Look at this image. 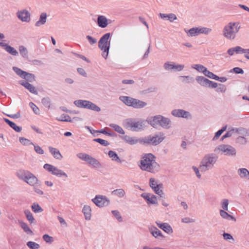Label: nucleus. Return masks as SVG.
Segmentation results:
<instances>
[{
  "mask_svg": "<svg viewBox=\"0 0 249 249\" xmlns=\"http://www.w3.org/2000/svg\"><path fill=\"white\" fill-rule=\"evenodd\" d=\"M156 156L152 153L144 154L140 160V168L142 171L154 173L160 169V166L156 161Z\"/></svg>",
  "mask_w": 249,
  "mask_h": 249,
  "instance_id": "nucleus-1",
  "label": "nucleus"
},
{
  "mask_svg": "<svg viewBox=\"0 0 249 249\" xmlns=\"http://www.w3.org/2000/svg\"><path fill=\"white\" fill-rule=\"evenodd\" d=\"M148 120L140 119L136 121L135 119L130 118L126 119L124 123V126L132 131H141L143 130L146 126V123Z\"/></svg>",
  "mask_w": 249,
  "mask_h": 249,
  "instance_id": "nucleus-2",
  "label": "nucleus"
},
{
  "mask_svg": "<svg viewBox=\"0 0 249 249\" xmlns=\"http://www.w3.org/2000/svg\"><path fill=\"white\" fill-rule=\"evenodd\" d=\"M111 39V33H107L104 34L100 38L98 42V47L102 51V55L106 59L107 58L108 55Z\"/></svg>",
  "mask_w": 249,
  "mask_h": 249,
  "instance_id": "nucleus-3",
  "label": "nucleus"
},
{
  "mask_svg": "<svg viewBox=\"0 0 249 249\" xmlns=\"http://www.w3.org/2000/svg\"><path fill=\"white\" fill-rule=\"evenodd\" d=\"M147 123L154 128H156L159 125L164 129H169L171 127V121L168 118L157 115L148 120Z\"/></svg>",
  "mask_w": 249,
  "mask_h": 249,
  "instance_id": "nucleus-4",
  "label": "nucleus"
},
{
  "mask_svg": "<svg viewBox=\"0 0 249 249\" xmlns=\"http://www.w3.org/2000/svg\"><path fill=\"white\" fill-rule=\"evenodd\" d=\"M240 27L239 22H231L224 27L223 30V36L228 39H234Z\"/></svg>",
  "mask_w": 249,
  "mask_h": 249,
  "instance_id": "nucleus-5",
  "label": "nucleus"
},
{
  "mask_svg": "<svg viewBox=\"0 0 249 249\" xmlns=\"http://www.w3.org/2000/svg\"><path fill=\"white\" fill-rule=\"evenodd\" d=\"M18 177L31 186H35L37 184V178L31 172L25 170H19L17 172Z\"/></svg>",
  "mask_w": 249,
  "mask_h": 249,
  "instance_id": "nucleus-6",
  "label": "nucleus"
},
{
  "mask_svg": "<svg viewBox=\"0 0 249 249\" xmlns=\"http://www.w3.org/2000/svg\"><path fill=\"white\" fill-rule=\"evenodd\" d=\"M164 139V134L161 132L159 135H156L155 136L149 135L143 138V145L151 144L156 146L161 142Z\"/></svg>",
  "mask_w": 249,
  "mask_h": 249,
  "instance_id": "nucleus-7",
  "label": "nucleus"
},
{
  "mask_svg": "<svg viewBox=\"0 0 249 249\" xmlns=\"http://www.w3.org/2000/svg\"><path fill=\"white\" fill-rule=\"evenodd\" d=\"M77 156L81 160L87 162L89 164L95 168L102 167L101 163L95 158L86 153H80L77 154Z\"/></svg>",
  "mask_w": 249,
  "mask_h": 249,
  "instance_id": "nucleus-8",
  "label": "nucleus"
},
{
  "mask_svg": "<svg viewBox=\"0 0 249 249\" xmlns=\"http://www.w3.org/2000/svg\"><path fill=\"white\" fill-rule=\"evenodd\" d=\"M12 69L18 75L25 79V81L33 82L35 81V75L34 74L22 71L17 67H13Z\"/></svg>",
  "mask_w": 249,
  "mask_h": 249,
  "instance_id": "nucleus-9",
  "label": "nucleus"
},
{
  "mask_svg": "<svg viewBox=\"0 0 249 249\" xmlns=\"http://www.w3.org/2000/svg\"><path fill=\"white\" fill-rule=\"evenodd\" d=\"M217 157L213 156V154L206 155L201 162L200 169L201 171H205L207 170L210 164L214 163L217 160Z\"/></svg>",
  "mask_w": 249,
  "mask_h": 249,
  "instance_id": "nucleus-10",
  "label": "nucleus"
},
{
  "mask_svg": "<svg viewBox=\"0 0 249 249\" xmlns=\"http://www.w3.org/2000/svg\"><path fill=\"white\" fill-rule=\"evenodd\" d=\"M217 149L228 156H235L236 154V150L234 147L229 144H221Z\"/></svg>",
  "mask_w": 249,
  "mask_h": 249,
  "instance_id": "nucleus-11",
  "label": "nucleus"
},
{
  "mask_svg": "<svg viewBox=\"0 0 249 249\" xmlns=\"http://www.w3.org/2000/svg\"><path fill=\"white\" fill-rule=\"evenodd\" d=\"M92 202L98 207H103L107 206L109 203V200L104 196L96 195L92 199Z\"/></svg>",
  "mask_w": 249,
  "mask_h": 249,
  "instance_id": "nucleus-12",
  "label": "nucleus"
},
{
  "mask_svg": "<svg viewBox=\"0 0 249 249\" xmlns=\"http://www.w3.org/2000/svg\"><path fill=\"white\" fill-rule=\"evenodd\" d=\"M171 114L176 117L185 119H191L192 115L187 111L182 109H175L171 112Z\"/></svg>",
  "mask_w": 249,
  "mask_h": 249,
  "instance_id": "nucleus-13",
  "label": "nucleus"
},
{
  "mask_svg": "<svg viewBox=\"0 0 249 249\" xmlns=\"http://www.w3.org/2000/svg\"><path fill=\"white\" fill-rule=\"evenodd\" d=\"M126 143L130 145H134L138 143L143 144V138H138L137 137H130L128 135L120 136Z\"/></svg>",
  "mask_w": 249,
  "mask_h": 249,
  "instance_id": "nucleus-14",
  "label": "nucleus"
},
{
  "mask_svg": "<svg viewBox=\"0 0 249 249\" xmlns=\"http://www.w3.org/2000/svg\"><path fill=\"white\" fill-rule=\"evenodd\" d=\"M184 68V65L176 64L175 63L170 64L168 62L164 64V68L166 70H173L175 71H182Z\"/></svg>",
  "mask_w": 249,
  "mask_h": 249,
  "instance_id": "nucleus-15",
  "label": "nucleus"
},
{
  "mask_svg": "<svg viewBox=\"0 0 249 249\" xmlns=\"http://www.w3.org/2000/svg\"><path fill=\"white\" fill-rule=\"evenodd\" d=\"M17 16L19 19L23 22H28L30 20V14L26 9L18 11Z\"/></svg>",
  "mask_w": 249,
  "mask_h": 249,
  "instance_id": "nucleus-16",
  "label": "nucleus"
},
{
  "mask_svg": "<svg viewBox=\"0 0 249 249\" xmlns=\"http://www.w3.org/2000/svg\"><path fill=\"white\" fill-rule=\"evenodd\" d=\"M149 231L150 233L156 238L162 239L165 236L162 234L161 231L154 226H151L149 227Z\"/></svg>",
  "mask_w": 249,
  "mask_h": 249,
  "instance_id": "nucleus-17",
  "label": "nucleus"
},
{
  "mask_svg": "<svg viewBox=\"0 0 249 249\" xmlns=\"http://www.w3.org/2000/svg\"><path fill=\"white\" fill-rule=\"evenodd\" d=\"M156 224L159 228L168 234L172 233L173 232L171 226L167 223H161L160 221H156Z\"/></svg>",
  "mask_w": 249,
  "mask_h": 249,
  "instance_id": "nucleus-18",
  "label": "nucleus"
},
{
  "mask_svg": "<svg viewBox=\"0 0 249 249\" xmlns=\"http://www.w3.org/2000/svg\"><path fill=\"white\" fill-rule=\"evenodd\" d=\"M19 83L23 86L25 88L27 89L31 93L34 94L35 95H37L38 94V92L36 89V87L33 85L29 83V82L22 80L19 82Z\"/></svg>",
  "mask_w": 249,
  "mask_h": 249,
  "instance_id": "nucleus-19",
  "label": "nucleus"
},
{
  "mask_svg": "<svg viewBox=\"0 0 249 249\" xmlns=\"http://www.w3.org/2000/svg\"><path fill=\"white\" fill-rule=\"evenodd\" d=\"M0 46L3 47L7 52L12 55L17 56L18 54V52L14 47L6 43L0 42Z\"/></svg>",
  "mask_w": 249,
  "mask_h": 249,
  "instance_id": "nucleus-20",
  "label": "nucleus"
},
{
  "mask_svg": "<svg viewBox=\"0 0 249 249\" xmlns=\"http://www.w3.org/2000/svg\"><path fill=\"white\" fill-rule=\"evenodd\" d=\"M234 52L236 54L245 53L244 56L246 58L249 60V48L247 49H243L241 47L237 46L233 47Z\"/></svg>",
  "mask_w": 249,
  "mask_h": 249,
  "instance_id": "nucleus-21",
  "label": "nucleus"
},
{
  "mask_svg": "<svg viewBox=\"0 0 249 249\" xmlns=\"http://www.w3.org/2000/svg\"><path fill=\"white\" fill-rule=\"evenodd\" d=\"M97 24L100 27L105 28L108 24V19L104 16H99L97 18Z\"/></svg>",
  "mask_w": 249,
  "mask_h": 249,
  "instance_id": "nucleus-22",
  "label": "nucleus"
},
{
  "mask_svg": "<svg viewBox=\"0 0 249 249\" xmlns=\"http://www.w3.org/2000/svg\"><path fill=\"white\" fill-rule=\"evenodd\" d=\"M133 98L130 96H121L119 97V100L127 106L132 107Z\"/></svg>",
  "mask_w": 249,
  "mask_h": 249,
  "instance_id": "nucleus-23",
  "label": "nucleus"
},
{
  "mask_svg": "<svg viewBox=\"0 0 249 249\" xmlns=\"http://www.w3.org/2000/svg\"><path fill=\"white\" fill-rule=\"evenodd\" d=\"M89 101L83 100H77L74 101L73 104L80 108L88 109Z\"/></svg>",
  "mask_w": 249,
  "mask_h": 249,
  "instance_id": "nucleus-24",
  "label": "nucleus"
},
{
  "mask_svg": "<svg viewBox=\"0 0 249 249\" xmlns=\"http://www.w3.org/2000/svg\"><path fill=\"white\" fill-rule=\"evenodd\" d=\"M133 105L132 107L134 108H142L147 105V103L138 99L133 98Z\"/></svg>",
  "mask_w": 249,
  "mask_h": 249,
  "instance_id": "nucleus-25",
  "label": "nucleus"
},
{
  "mask_svg": "<svg viewBox=\"0 0 249 249\" xmlns=\"http://www.w3.org/2000/svg\"><path fill=\"white\" fill-rule=\"evenodd\" d=\"M91 210L90 206L85 205L82 209V213H84L85 218L87 220H89L91 219Z\"/></svg>",
  "mask_w": 249,
  "mask_h": 249,
  "instance_id": "nucleus-26",
  "label": "nucleus"
},
{
  "mask_svg": "<svg viewBox=\"0 0 249 249\" xmlns=\"http://www.w3.org/2000/svg\"><path fill=\"white\" fill-rule=\"evenodd\" d=\"M196 80L200 86L205 88H207L209 81V79L202 76H197Z\"/></svg>",
  "mask_w": 249,
  "mask_h": 249,
  "instance_id": "nucleus-27",
  "label": "nucleus"
},
{
  "mask_svg": "<svg viewBox=\"0 0 249 249\" xmlns=\"http://www.w3.org/2000/svg\"><path fill=\"white\" fill-rule=\"evenodd\" d=\"M3 120L5 123H7L12 128H13L15 131L17 132H19L22 130V127L21 126H19L16 125V124L9 120V119L4 118Z\"/></svg>",
  "mask_w": 249,
  "mask_h": 249,
  "instance_id": "nucleus-28",
  "label": "nucleus"
},
{
  "mask_svg": "<svg viewBox=\"0 0 249 249\" xmlns=\"http://www.w3.org/2000/svg\"><path fill=\"white\" fill-rule=\"evenodd\" d=\"M47 17V15L46 13H42L40 15L39 20L36 22L35 26L39 27L41 25H44L46 22Z\"/></svg>",
  "mask_w": 249,
  "mask_h": 249,
  "instance_id": "nucleus-29",
  "label": "nucleus"
},
{
  "mask_svg": "<svg viewBox=\"0 0 249 249\" xmlns=\"http://www.w3.org/2000/svg\"><path fill=\"white\" fill-rule=\"evenodd\" d=\"M19 224L21 227V228L24 231L26 232L27 234L29 235H33V232L31 229L29 227L26 223L22 221H19Z\"/></svg>",
  "mask_w": 249,
  "mask_h": 249,
  "instance_id": "nucleus-30",
  "label": "nucleus"
},
{
  "mask_svg": "<svg viewBox=\"0 0 249 249\" xmlns=\"http://www.w3.org/2000/svg\"><path fill=\"white\" fill-rule=\"evenodd\" d=\"M50 152L56 159H60L62 157V155L60 151L56 148L50 146L49 147Z\"/></svg>",
  "mask_w": 249,
  "mask_h": 249,
  "instance_id": "nucleus-31",
  "label": "nucleus"
},
{
  "mask_svg": "<svg viewBox=\"0 0 249 249\" xmlns=\"http://www.w3.org/2000/svg\"><path fill=\"white\" fill-rule=\"evenodd\" d=\"M184 31L188 36H195L199 35L198 27H193L189 30H186L185 29Z\"/></svg>",
  "mask_w": 249,
  "mask_h": 249,
  "instance_id": "nucleus-32",
  "label": "nucleus"
},
{
  "mask_svg": "<svg viewBox=\"0 0 249 249\" xmlns=\"http://www.w3.org/2000/svg\"><path fill=\"white\" fill-rule=\"evenodd\" d=\"M220 214L221 216L224 219L228 220L231 219L234 221H236L235 218L233 216L229 214L227 212H226V211L220 210Z\"/></svg>",
  "mask_w": 249,
  "mask_h": 249,
  "instance_id": "nucleus-33",
  "label": "nucleus"
},
{
  "mask_svg": "<svg viewBox=\"0 0 249 249\" xmlns=\"http://www.w3.org/2000/svg\"><path fill=\"white\" fill-rule=\"evenodd\" d=\"M108 155L113 160H115L118 162H121V159L115 151L109 150L108 153Z\"/></svg>",
  "mask_w": 249,
  "mask_h": 249,
  "instance_id": "nucleus-34",
  "label": "nucleus"
},
{
  "mask_svg": "<svg viewBox=\"0 0 249 249\" xmlns=\"http://www.w3.org/2000/svg\"><path fill=\"white\" fill-rule=\"evenodd\" d=\"M19 53H20V55L23 57L25 58L28 57V52L27 48L25 46H24L23 45L19 46Z\"/></svg>",
  "mask_w": 249,
  "mask_h": 249,
  "instance_id": "nucleus-35",
  "label": "nucleus"
},
{
  "mask_svg": "<svg viewBox=\"0 0 249 249\" xmlns=\"http://www.w3.org/2000/svg\"><path fill=\"white\" fill-rule=\"evenodd\" d=\"M231 132H232V134L233 133H238V134H240L241 135H244L245 134V133H247V129L244 128H242V127H240V128L232 127L231 129Z\"/></svg>",
  "mask_w": 249,
  "mask_h": 249,
  "instance_id": "nucleus-36",
  "label": "nucleus"
},
{
  "mask_svg": "<svg viewBox=\"0 0 249 249\" xmlns=\"http://www.w3.org/2000/svg\"><path fill=\"white\" fill-rule=\"evenodd\" d=\"M24 214L26 215L27 220L29 221L30 224H32L35 222V219L33 217L32 213L29 210H25L24 211Z\"/></svg>",
  "mask_w": 249,
  "mask_h": 249,
  "instance_id": "nucleus-37",
  "label": "nucleus"
},
{
  "mask_svg": "<svg viewBox=\"0 0 249 249\" xmlns=\"http://www.w3.org/2000/svg\"><path fill=\"white\" fill-rule=\"evenodd\" d=\"M109 126L113 128L114 130L118 132V133L121 134H124L125 133L124 130L119 125L115 124H109Z\"/></svg>",
  "mask_w": 249,
  "mask_h": 249,
  "instance_id": "nucleus-38",
  "label": "nucleus"
},
{
  "mask_svg": "<svg viewBox=\"0 0 249 249\" xmlns=\"http://www.w3.org/2000/svg\"><path fill=\"white\" fill-rule=\"evenodd\" d=\"M227 127V125H225V126H223L221 129L218 130L215 133L214 136L213 138V141L216 140L221 136V135L226 130Z\"/></svg>",
  "mask_w": 249,
  "mask_h": 249,
  "instance_id": "nucleus-39",
  "label": "nucleus"
},
{
  "mask_svg": "<svg viewBox=\"0 0 249 249\" xmlns=\"http://www.w3.org/2000/svg\"><path fill=\"white\" fill-rule=\"evenodd\" d=\"M111 194L113 195L117 196L118 197H123L125 195V192L123 189H117L113 190Z\"/></svg>",
  "mask_w": 249,
  "mask_h": 249,
  "instance_id": "nucleus-40",
  "label": "nucleus"
},
{
  "mask_svg": "<svg viewBox=\"0 0 249 249\" xmlns=\"http://www.w3.org/2000/svg\"><path fill=\"white\" fill-rule=\"evenodd\" d=\"M32 211L35 213H39L43 212V209L37 204L34 203L32 206Z\"/></svg>",
  "mask_w": 249,
  "mask_h": 249,
  "instance_id": "nucleus-41",
  "label": "nucleus"
},
{
  "mask_svg": "<svg viewBox=\"0 0 249 249\" xmlns=\"http://www.w3.org/2000/svg\"><path fill=\"white\" fill-rule=\"evenodd\" d=\"M88 109L97 112H99L101 110V108L99 107L90 101L89 102Z\"/></svg>",
  "mask_w": 249,
  "mask_h": 249,
  "instance_id": "nucleus-42",
  "label": "nucleus"
},
{
  "mask_svg": "<svg viewBox=\"0 0 249 249\" xmlns=\"http://www.w3.org/2000/svg\"><path fill=\"white\" fill-rule=\"evenodd\" d=\"M19 142L24 145H34V143L31 142L30 140L25 138L24 137H20L19 138Z\"/></svg>",
  "mask_w": 249,
  "mask_h": 249,
  "instance_id": "nucleus-43",
  "label": "nucleus"
},
{
  "mask_svg": "<svg viewBox=\"0 0 249 249\" xmlns=\"http://www.w3.org/2000/svg\"><path fill=\"white\" fill-rule=\"evenodd\" d=\"M41 102L43 106L49 109L51 105V99L49 97H46L42 98Z\"/></svg>",
  "mask_w": 249,
  "mask_h": 249,
  "instance_id": "nucleus-44",
  "label": "nucleus"
},
{
  "mask_svg": "<svg viewBox=\"0 0 249 249\" xmlns=\"http://www.w3.org/2000/svg\"><path fill=\"white\" fill-rule=\"evenodd\" d=\"M248 173H249V171L245 168H240L238 170V174L241 178H245Z\"/></svg>",
  "mask_w": 249,
  "mask_h": 249,
  "instance_id": "nucleus-45",
  "label": "nucleus"
},
{
  "mask_svg": "<svg viewBox=\"0 0 249 249\" xmlns=\"http://www.w3.org/2000/svg\"><path fill=\"white\" fill-rule=\"evenodd\" d=\"M191 67L199 72H201L203 73V71H204L206 69V67L200 64H195L192 65Z\"/></svg>",
  "mask_w": 249,
  "mask_h": 249,
  "instance_id": "nucleus-46",
  "label": "nucleus"
},
{
  "mask_svg": "<svg viewBox=\"0 0 249 249\" xmlns=\"http://www.w3.org/2000/svg\"><path fill=\"white\" fill-rule=\"evenodd\" d=\"M27 246L30 249H38L40 247V246L38 244L33 241L28 242L27 243Z\"/></svg>",
  "mask_w": 249,
  "mask_h": 249,
  "instance_id": "nucleus-47",
  "label": "nucleus"
},
{
  "mask_svg": "<svg viewBox=\"0 0 249 249\" xmlns=\"http://www.w3.org/2000/svg\"><path fill=\"white\" fill-rule=\"evenodd\" d=\"M94 142H97L100 143L101 145L107 146L109 144V143L106 140H103L101 138H96L93 140Z\"/></svg>",
  "mask_w": 249,
  "mask_h": 249,
  "instance_id": "nucleus-48",
  "label": "nucleus"
},
{
  "mask_svg": "<svg viewBox=\"0 0 249 249\" xmlns=\"http://www.w3.org/2000/svg\"><path fill=\"white\" fill-rule=\"evenodd\" d=\"M198 31L199 34H204L205 35H207L212 31V29L206 27H198Z\"/></svg>",
  "mask_w": 249,
  "mask_h": 249,
  "instance_id": "nucleus-49",
  "label": "nucleus"
},
{
  "mask_svg": "<svg viewBox=\"0 0 249 249\" xmlns=\"http://www.w3.org/2000/svg\"><path fill=\"white\" fill-rule=\"evenodd\" d=\"M150 196L151 194L149 193H142L141 195V196L145 199L148 204H149V203L154 202L153 200H150Z\"/></svg>",
  "mask_w": 249,
  "mask_h": 249,
  "instance_id": "nucleus-50",
  "label": "nucleus"
},
{
  "mask_svg": "<svg viewBox=\"0 0 249 249\" xmlns=\"http://www.w3.org/2000/svg\"><path fill=\"white\" fill-rule=\"evenodd\" d=\"M111 213L119 222H122L123 221V218L121 214L118 210H113Z\"/></svg>",
  "mask_w": 249,
  "mask_h": 249,
  "instance_id": "nucleus-51",
  "label": "nucleus"
},
{
  "mask_svg": "<svg viewBox=\"0 0 249 249\" xmlns=\"http://www.w3.org/2000/svg\"><path fill=\"white\" fill-rule=\"evenodd\" d=\"M43 239L47 243L51 244L53 241V237L47 234H45L42 236Z\"/></svg>",
  "mask_w": 249,
  "mask_h": 249,
  "instance_id": "nucleus-52",
  "label": "nucleus"
},
{
  "mask_svg": "<svg viewBox=\"0 0 249 249\" xmlns=\"http://www.w3.org/2000/svg\"><path fill=\"white\" fill-rule=\"evenodd\" d=\"M236 142L240 144H245L247 143V140L243 136H239L236 139Z\"/></svg>",
  "mask_w": 249,
  "mask_h": 249,
  "instance_id": "nucleus-53",
  "label": "nucleus"
},
{
  "mask_svg": "<svg viewBox=\"0 0 249 249\" xmlns=\"http://www.w3.org/2000/svg\"><path fill=\"white\" fill-rule=\"evenodd\" d=\"M51 174L57 177H61L62 176V171L54 166Z\"/></svg>",
  "mask_w": 249,
  "mask_h": 249,
  "instance_id": "nucleus-54",
  "label": "nucleus"
},
{
  "mask_svg": "<svg viewBox=\"0 0 249 249\" xmlns=\"http://www.w3.org/2000/svg\"><path fill=\"white\" fill-rule=\"evenodd\" d=\"M225 86L222 84H218V86L216 89V91L218 92H225L226 90Z\"/></svg>",
  "mask_w": 249,
  "mask_h": 249,
  "instance_id": "nucleus-55",
  "label": "nucleus"
},
{
  "mask_svg": "<svg viewBox=\"0 0 249 249\" xmlns=\"http://www.w3.org/2000/svg\"><path fill=\"white\" fill-rule=\"evenodd\" d=\"M154 192L158 195L160 196V197H163L164 193L162 190L160 189L158 187L155 186L153 189Z\"/></svg>",
  "mask_w": 249,
  "mask_h": 249,
  "instance_id": "nucleus-56",
  "label": "nucleus"
},
{
  "mask_svg": "<svg viewBox=\"0 0 249 249\" xmlns=\"http://www.w3.org/2000/svg\"><path fill=\"white\" fill-rule=\"evenodd\" d=\"M29 106L31 108H32L35 113H36V114L39 113V109L38 107L34 103H33V102H30L29 103Z\"/></svg>",
  "mask_w": 249,
  "mask_h": 249,
  "instance_id": "nucleus-57",
  "label": "nucleus"
},
{
  "mask_svg": "<svg viewBox=\"0 0 249 249\" xmlns=\"http://www.w3.org/2000/svg\"><path fill=\"white\" fill-rule=\"evenodd\" d=\"M231 72H233L236 74H243L244 71L243 70L239 67H235L233 68L231 71Z\"/></svg>",
  "mask_w": 249,
  "mask_h": 249,
  "instance_id": "nucleus-58",
  "label": "nucleus"
},
{
  "mask_svg": "<svg viewBox=\"0 0 249 249\" xmlns=\"http://www.w3.org/2000/svg\"><path fill=\"white\" fill-rule=\"evenodd\" d=\"M222 235H223V238L225 240L229 241L230 240H232V241H234V238H233L232 236L230 233L224 232Z\"/></svg>",
  "mask_w": 249,
  "mask_h": 249,
  "instance_id": "nucleus-59",
  "label": "nucleus"
},
{
  "mask_svg": "<svg viewBox=\"0 0 249 249\" xmlns=\"http://www.w3.org/2000/svg\"><path fill=\"white\" fill-rule=\"evenodd\" d=\"M86 38L89 41V44L91 45L97 43V39L89 35L87 36Z\"/></svg>",
  "mask_w": 249,
  "mask_h": 249,
  "instance_id": "nucleus-60",
  "label": "nucleus"
},
{
  "mask_svg": "<svg viewBox=\"0 0 249 249\" xmlns=\"http://www.w3.org/2000/svg\"><path fill=\"white\" fill-rule=\"evenodd\" d=\"M54 166L48 163L45 164L43 166L44 169L51 173H52L53 169H54Z\"/></svg>",
  "mask_w": 249,
  "mask_h": 249,
  "instance_id": "nucleus-61",
  "label": "nucleus"
},
{
  "mask_svg": "<svg viewBox=\"0 0 249 249\" xmlns=\"http://www.w3.org/2000/svg\"><path fill=\"white\" fill-rule=\"evenodd\" d=\"M33 145L34 146V149L36 153L40 155L44 154V150L40 146L38 145H36L34 144Z\"/></svg>",
  "mask_w": 249,
  "mask_h": 249,
  "instance_id": "nucleus-62",
  "label": "nucleus"
},
{
  "mask_svg": "<svg viewBox=\"0 0 249 249\" xmlns=\"http://www.w3.org/2000/svg\"><path fill=\"white\" fill-rule=\"evenodd\" d=\"M85 128L86 129H87L90 132V133L93 135V137H96V136H98V134H97L98 132H97V130H94L90 126H86Z\"/></svg>",
  "mask_w": 249,
  "mask_h": 249,
  "instance_id": "nucleus-63",
  "label": "nucleus"
},
{
  "mask_svg": "<svg viewBox=\"0 0 249 249\" xmlns=\"http://www.w3.org/2000/svg\"><path fill=\"white\" fill-rule=\"evenodd\" d=\"M223 201L221 204V207L223 209V210L227 211L229 204V200L227 199H224Z\"/></svg>",
  "mask_w": 249,
  "mask_h": 249,
  "instance_id": "nucleus-64",
  "label": "nucleus"
}]
</instances>
